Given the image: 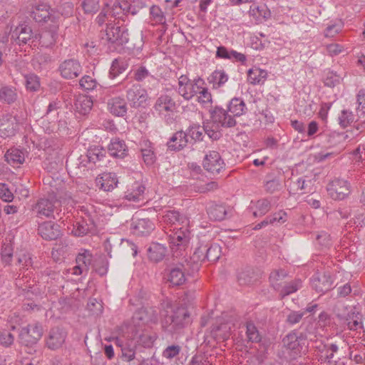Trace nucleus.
<instances>
[{
	"instance_id": "1",
	"label": "nucleus",
	"mask_w": 365,
	"mask_h": 365,
	"mask_svg": "<svg viewBox=\"0 0 365 365\" xmlns=\"http://www.w3.org/2000/svg\"><path fill=\"white\" fill-rule=\"evenodd\" d=\"M187 227H174L170 230L172 233L168 235V242L174 257H185L187 255L190 240V232Z\"/></svg>"
},
{
	"instance_id": "2",
	"label": "nucleus",
	"mask_w": 365,
	"mask_h": 365,
	"mask_svg": "<svg viewBox=\"0 0 365 365\" xmlns=\"http://www.w3.org/2000/svg\"><path fill=\"white\" fill-rule=\"evenodd\" d=\"M102 40L108 44L110 51H118L128 41V31L125 27L115 24H108Z\"/></svg>"
},
{
	"instance_id": "3",
	"label": "nucleus",
	"mask_w": 365,
	"mask_h": 365,
	"mask_svg": "<svg viewBox=\"0 0 365 365\" xmlns=\"http://www.w3.org/2000/svg\"><path fill=\"white\" fill-rule=\"evenodd\" d=\"M64 201H61L55 197L40 198L33 206V211L38 218H56L61 211V205Z\"/></svg>"
},
{
	"instance_id": "4",
	"label": "nucleus",
	"mask_w": 365,
	"mask_h": 365,
	"mask_svg": "<svg viewBox=\"0 0 365 365\" xmlns=\"http://www.w3.org/2000/svg\"><path fill=\"white\" fill-rule=\"evenodd\" d=\"M202 86L204 81L200 78L190 80L187 76L181 75L178 77L177 92L184 100L190 101L197 94Z\"/></svg>"
},
{
	"instance_id": "5",
	"label": "nucleus",
	"mask_w": 365,
	"mask_h": 365,
	"mask_svg": "<svg viewBox=\"0 0 365 365\" xmlns=\"http://www.w3.org/2000/svg\"><path fill=\"white\" fill-rule=\"evenodd\" d=\"M283 343L287 349L290 351V356L296 358L307 351L306 340L301 334L298 336L297 332L293 331L287 334L283 339Z\"/></svg>"
},
{
	"instance_id": "6",
	"label": "nucleus",
	"mask_w": 365,
	"mask_h": 365,
	"mask_svg": "<svg viewBox=\"0 0 365 365\" xmlns=\"http://www.w3.org/2000/svg\"><path fill=\"white\" fill-rule=\"evenodd\" d=\"M189 314L185 307H178L170 316H168L163 322V327L168 331L173 332L183 327Z\"/></svg>"
},
{
	"instance_id": "7",
	"label": "nucleus",
	"mask_w": 365,
	"mask_h": 365,
	"mask_svg": "<svg viewBox=\"0 0 365 365\" xmlns=\"http://www.w3.org/2000/svg\"><path fill=\"white\" fill-rule=\"evenodd\" d=\"M24 118L18 116H12L6 114L0 117V135L6 138L14 136L17 130L19 125L23 123Z\"/></svg>"
},
{
	"instance_id": "8",
	"label": "nucleus",
	"mask_w": 365,
	"mask_h": 365,
	"mask_svg": "<svg viewBox=\"0 0 365 365\" xmlns=\"http://www.w3.org/2000/svg\"><path fill=\"white\" fill-rule=\"evenodd\" d=\"M233 327L234 320L232 317L227 314L222 315L217 320L216 325L212 327L211 333L214 338L225 340L231 334Z\"/></svg>"
},
{
	"instance_id": "9",
	"label": "nucleus",
	"mask_w": 365,
	"mask_h": 365,
	"mask_svg": "<svg viewBox=\"0 0 365 365\" xmlns=\"http://www.w3.org/2000/svg\"><path fill=\"white\" fill-rule=\"evenodd\" d=\"M42 334L43 329L39 324H29L21 329L19 338L24 345L29 346L36 344Z\"/></svg>"
},
{
	"instance_id": "10",
	"label": "nucleus",
	"mask_w": 365,
	"mask_h": 365,
	"mask_svg": "<svg viewBox=\"0 0 365 365\" xmlns=\"http://www.w3.org/2000/svg\"><path fill=\"white\" fill-rule=\"evenodd\" d=\"M327 190L330 197L335 200H342L351 192L349 182L341 179H335L330 182Z\"/></svg>"
},
{
	"instance_id": "11",
	"label": "nucleus",
	"mask_w": 365,
	"mask_h": 365,
	"mask_svg": "<svg viewBox=\"0 0 365 365\" xmlns=\"http://www.w3.org/2000/svg\"><path fill=\"white\" fill-rule=\"evenodd\" d=\"M211 119L216 128H232L236 125V120L225 109L215 107L211 112Z\"/></svg>"
},
{
	"instance_id": "12",
	"label": "nucleus",
	"mask_w": 365,
	"mask_h": 365,
	"mask_svg": "<svg viewBox=\"0 0 365 365\" xmlns=\"http://www.w3.org/2000/svg\"><path fill=\"white\" fill-rule=\"evenodd\" d=\"M31 17L38 23L52 22L55 20L54 11L46 4H38L31 11Z\"/></svg>"
},
{
	"instance_id": "13",
	"label": "nucleus",
	"mask_w": 365,
	"mask_h": 365,
	"mask_svg": "<svg viewBox=\"0 0 365 365\" xmlns=\"http://www.w3.org/2000/svg\"><path fill=\"white\" fill-rule=\"evenodd\" d=\"M337 317L349 330L359 331L363 328L361 316L359 313L344 307V312L337 313Z\"/></svg>"
},
{
	"instance_id": "14",
	"label": "nucleus",
	"mask_w": 365,
	"mask_h": 365,
	"mask_svg": "<svg viewBox=\"0 0 365 365\" xmlns=\"http://www.w3.org/2000/svg\"><path fill=\"white\" fill-rule=\"evenodd\" d=\"M127 100L130 106L139 108L144 106L148 100L147 91L139 85H133L127 91Z\"/></svg>"
},
{
	"instance_id": "15",
	"label": "nucleus",
	"mask_w": 365,
	"mask_h": 365,
	"mask_svg": "<svg viewBox=\"0 0 365 365\" xmlns=\"http://www.w3.org/2000/svg\"><path fill=\"white\" fill-rule=\"evenodd\" d=\"M202 165L206 170L212 174L220 173L225 168V163L220 153L215 150L210 151L205 156Z\"/></svg>"
},
{
	"instance_id": "16",
	"label": "nucleus",
	"mask_w": 365,
	"mask_h": 365,
	"mask_svg": "<svg viewBox=\"0 0 365 365\" xmlns=\"http://www.w3.org/2000/svg\"><path fill=\"white\" fill-rule=\"evenodd\" d=\"M155 229L154 223L147 218L133 217L130 224L132 233L137 236L149 235Z\"/></svg>"
},
{
	"instance_id": "17",
	"label": "nucleus",
	"mask_w": 365,
	"mask_h": 365,
	"mask_svg": "<svg viewBox=\"0 0 365 365\" xmlns=\"http://www.w3.org/2000/svg\"><path fill=\"white\" fill-rule=\"evenodd\" d=\"M93 261L91 253L84 250L79 253L76 259V265L72 268V274L74 275L86 274Z\"/></svg>"
},
{
	"instance_id": "18",
	"label": "nucleus",
	"mask_w": 365,
	"mask_h": 365,
	"mask_svg": "<svg viewBox=\"0 0 365 365\" xmlns=\"http://www.w3.org/2000/svg\"><path fill=\"white\" fill-rule=\"evenodd\" d=\"M59 71L63 78L72 79L78 76L82 71V67L77 60L68 59L61 63Z\"/></svg>"
},
{
	"instance_id": "19",
	"label": "nucleus",
	"mask_w": 365,
	"mask_h": 365,
	"mask_svg": "<svg viewBox=\"0 0 365 365\" xmlns=\"http://www.w3.org/2000/svg\"><path fill=\"white\" fill-rule=\"evenodd\" d=\"M38 233L46 240H54L61 235L59 226L52 221H46L39 224Z\"/></svg>"
},
{
	"instance_id": "20",
	"label": "nucleus",
	"mask_w": 365,
	"mask_h": 365,
	"mask_svg": "<svg viewBox=\"0 0 365 365\" xmlns=\"http://www.w3.org/2000/svg\"><path fill=\"white\" fill-rule=\"evenodd\" d=\"M176 103L173 98L166 93L160 94L156 99L153 109L159 115H164L173 112L175 109Z\"/></svg>"
},
{
	"instance_id": "21",
	"label": "nucleus",
	"mask_w": 365,
	"mask_h": 365,
	"mask_svg": "<svg viewBox=\"0 0 365 365\" xmlns=\"http://www.w3.org/2000/svg\"><path fill=\"white\" fill-rule=\"evenodd\" d=\"M311 284L317 292H325L331 289L333 282L329 273L317 272L312 277Z\"/></svg>"
},
{
	"instance_id": "22",
	"label": "nucleus",
	"mask_w": 365,
	"mask_h": 365,
	"mask_svg": "<svg viewBox=\"0 0 365 365\" xmlns=\"http://www.w3.org/2000/svg\"><path fill=\"white\" fill-rule=\"evenodd\" d=\"M116 175L113 173H104L96 179V185L105 192L113 190L118 185Z\"/></svg>"
},
{
	"instance_id": "23",
	"label": "nucleus",
	"mask_w": 365,
	"mask_h": 365,
	"mask_svg": "<svg viewBox=\"0 0 365 365\" xmlns=\"http://www.w3.org/2000/svg\"><path fill=\"white\" fill-rule=\"evenodd\" d=\"M248 14L257 24H261L268 20L271 16V12L264 4L253 3L248 11Z\"/></svg>"
},
{
	"instance_id": "24",
	"label": "nucleus",
	"mask_w": 365,
	"mask_h": 365,
	"mask_svg": "<svg viewBox=\"0 0 365 365\" xmlns=\"http://www.w3.org/2000/svg\"><path fill=\"white\" fill-rule=\"evenodd\" d=\"M115 343L121 347L122 358L124 361L130 362L135 357V351L138 345L137 339H128L124 344H121L118 338L115 339Z\"/></svg>"
},
{
	"instance_id": "25",
	"label": "nucleus",
	"mask_w": 365,
	"mask_h": 365,
	"mask_svg": "<svg viewBox=\"0 0 365 365\" xmlns=\"http://www.w3.org/2000/svg\"><path fill=\"white\" fill-rule=\"evenodd\" d=\"M145 187L139 182H135L125 192V198L128 201L139 202L145 200Z\"/></svg>"
},
{
	"instance_id": "26",
	"label": "nucleus",
	"mask_w": 365,
	"mask_h": 365,
	"mask_svg": "<svg viewBox=\"0 0 365 365\" xmlns=\"http://www.w3.org/2000/svg\"><path fill=\"white\" fill-rule=\"evenodd\" d=\"M145 6L146 4L143 0H126L116 4L114 9H123L124 14L135 15Z\"/></svg>"
},
{
	"instance_id": "27",
	"label": "nucleus",
	"mask_w": 365,
	"mask_h": 365,
	"mask_svg": "<svg viewBox=\"0 0 365 365\" xmlns=\"http://www.w3.org/2000/svg\"><path fill=\"white\" fill-rule=\"evenodd\" d=\"M164 222L180 227L188 226L189 220L185 215H180L175 210H168L163 215Z\"/></svg>"
},
{
	"instance_id": "28",
	"label": "nucleus",
	"mask_w": 365,
	"mask_h": 365,
	"mask_svg": "<svg viewBox=\"0 0 365 365\" xmlns=\"http://www.w3.org/2000/svg\"><path fill=\"white\" fill-rule=\"evenodd\" d=\"M108 110L113 115L123 117L127 113V106L123 98L114 97L108 101Z\"/></svg>"
},
{
	"instance_id": "29",
	"label": "nucleus",
	"mask_w": 365,
	"mask_h": 365,
	"mask_svg": "<svg viewBox=\"0 0 365 365\" xmlns=\"http://www.w3.org/2000/svg\"><path fill=\"white\" fill-rule=\"evenodd\" d=\"M66 336V332L62 329L53 328L49 332L46 344L51 349H57L64 343Z\"/></svg>"
},
{
	"instance_id": "30",
	"label": "nucleus",
	"mask_w": 365,
	"mask_h": 365,
	"mask_svg": "<svg viewBox=\"0 0 365 365\" xmlns=\"http://www.w3.org/2000/svg\"><path fill=\"white\" fill-rule=\"evenodd\" d=\"M190 143L186 132L178 131L171 137L168 143V146L170 150H180Z\"/></svg>"
},
{
	"instance_id": "31",
	"label": "nucleus",
	"mask_w": 365,
	"mask_h": 365,
	"mask_svg": "<svg viewBox=\"0 0 365 365\" xmlns=\"http://www.w3.org/2000/svg\"><path fill=\"white\" fill-rule=\"evenodd\" d=\"M167 253V247L160 243L153 242L148 249V255L150 260L154 262L162 261Z\"/></svg>"
},
{
	"instance_id": "32",
	"label": "nucleus",
	"mask_w": 365,
	"mask_h": 365,
	"mask_svg": "<svg viewBox=\"0 0 365 365\" xmlns=\"http://www.w3.org/2000/svg\"><path fill=\"white\" fill-rule=\"evenodd\" d=\"M199 252L205 253V255H203L202 259H207L208 261L215 262L220 257V247L217 245H211L208 246L207 245H201L198 248H197L195 251V255H198Z\"/></svg>"
},
{
	"instance_id": "33",
	"label": "nucleus",
	"mask_w": 365,
	"mask_h": 365,
	"mask_svg": "<svg viewBox=\"0 0 365 365\" xmlns=\"http://www.w3.org/2000/svg\"><path fill=\"white\" fill-rule=\"evenodd\" d=\"M75 110L81 115H86L93 107L91 97L86 95H78L74 103Z\"/></svg>"
},
{
	"instance_id": "34",
	"label": "nucleus",
	"mask_w": 365,
	"mask_h": 365,
	"mask_svg": "<svg viewBox=\"0 0 365 365\" xmlns=\"http://www.w3.org/2000/svg\"><path fill=\"white\" fill-rule=\"evenodd\" d=\"M168 279L173 285L179 286L182 284L186 279L184 265L180 264L172 267L170 270Z\"/></svg>"
},
{
	"instance_id": "35",
	"label": "nucleus",
	"mask_w": 365,
	"mask_h": 365,
	"mask_svg": "<svg viewBox=\"0 0 365 365\" xmlns=\"http://www.w3.org/2000/svg\"><path fill=\"white\" fill-rule=\"evenodd\" d=\"M267 78V72L258 67H254L247 71V81L252 85L264 84Z\"/></svg>"
},
{
	"instance_id": "36",
	"label": "nucleus",
	"mask_w": 365,
	"mask_h": 365,
	"mask_svg": "<svg viewBox=\"0 0 365 365\" xmlns=\"http://www.w3.org/2000/svg\"><path fill=\"white\" fill-rule=\"evenodd\" d=\"M140 149L145 163L148 165H153L155 160V155L151 143L143 139L140 143Z\"/></svg>"
},
{
	"instance_id": "37",
	"label": "nucleus",
	"mask_w": 365,
	"mask_h": 365,
	"mask_svg": "<svg viewBox=\"0 0 365 365\" xmlns=\"http://www.w3.org/2000/svg\"><path fill=\"white\" fill-rule=\"evenodd\" d=\"M155 319L153 311L146 308H142L135 312L133 321L135 326H141Z\"/></svg>"
},
{
	"instance_id": "38",
	"label": "nucleus",
	"mask_w": 365,
	"mask_h": 365,
	"mask_svg": "<svg viewBox=\"0 0 365 365\" xmlns=\"http://www.w3.org/2000/svg\"><path fill=\"white\" fill-rule=\"evenodd\" d=\"M127 151V147L123 140L118 138L113 139L108 145V152L110 155L123 158Z\"/></svg>"
},
{
	"instance_id": "39",
	"label": "nucleus",
	"mask_w": 365,
	"mask_h": 365,
	"mask_svg": "<svg viewBox=\"0 0 365 365\" xmlns=\"http://www.w3.org/2000/svg\"><path fill=\"white\" fill-rule=\"evenodd\" d=\"M5 159L8 163L16 165L24 162L25 155L21 150L14 148L7 150Z\"/></svg>"
},
{
	"instance_id": "40",
	"label": "nucleus",
	"mask_w": 365,
	"mask_h": 365,
	"mask_svg": "<svg viewBox=\"0 0 365 365\" xmlns=\"http://www.w3.org/2000/svg\"><path fill=\"white\" fill-rule=\"evenodd\" d=\"M128 68V63L124 58H115L111 63L109 77L112 79L123 73Z\"/></svg>"
},
{
	"instance_id": "41",
	"label": "nucleus",
	"mask_w": 365,
	"mask_h": 365,
	"mask_svg": "<svg viewBox=\"0 0 365 365\" xmlns=\"http://www.w3.org/2000/svg\"><path fill=\"white\" fill-rule=\"evenodd\" d=\"M247 110L246 105L243 100L240 98H233L228 106V110L234 116H240L245 113Z\"/></svg>"
},
{
	"instance_id": "42",
	"label": "nucleus",
	"mask_w": 365,
	"mask_h": 365,
	"mask_svg": "<svg viewBox=\"0 0 365 365\" xmlns=\"http://www.w3.org/2000/svg\"><path fill=\"white\" fill-rule=\"evenodd\" d=\"M56 34L54 31H46L41 34H34L36 41H39L42 46L48 47L56 42Z\"/></svg>"
},
{
	"instance_id": "43",
	"label": "nucleus",
	"mask_w": 365,
	"mask_h": 365,
	"mask_svg": "<svg viewBox=\"0 0 365 365\" xmlns=\"http://www.w3.org/2000/svg\"><path fill=\"white\" fill-rule=\"evenodd\" d=\"M228 80V76L222 70H216L208 78V81L212 84L213 88H218L223 86Z\"/></svg>"
},
{
	"instance_id": "44",
	"label": "nucleus",
	"mask_w": 365,
	"mask_h": 365,
	"mask_svg": "<svg viewBox=\"0 0 365 365\" xmlns=\"http://www.w3.org/2000/svg\"><path fill=\"white\" fill-rule=\"evenodd\" d=\"M207 214L210 219L220 221L225 219L227 211L222 205H210L207 207Z\"/></svg>"
},
{
	"instance_id": "45",
	"label": "nucleus",
	"mask_w": 365,
	"mask_h": 365,
	"mask_svg": "<svg viewBox=\"0 0 365 365\" xmlns=\"http://www.w3.org/2000/svg\"><path fill=\"white\" fill-rule=\"evenodd\" d=\"M203 127H201L197 123H192L188 127L186 133L187 134L191 143L192 141L196 142L202 140L203 137Z\"/></svg>"
},
{
	"instance_id": "46",
	"label": "nucleus",
	"mask_w": 365,
	"mask_h": 365,
	"mask_svg": "<svg viewBox=\"0 0 365 365\" xmlns=\"http://www.w3.org/2000/svg\"><path fill=\"white\" fill-rule=\"evenodd\" d=\"M16 265L20 270H28L32 267L33 262L31 255L27 252H21L16 254Z\"/></svg>"
},
{
	"instance_id": "47",
	"label": "nucleus",
	"mask_w": 365,
	"mask_h": 365,
	"mask_svg": "<svg viewBox=\"0 0 365 365\" xmlns=\"http://www.w3.org/2000/svg\"><path fill=\"white\" fill-rule=\"evenodd\" d=\"M197 93L199 95L197 96V101L202 106L205 108L211 106L212 97L211 93L207 88L202 86L199 91H197Z\"/></svg>"
},
{
	"instance_id": "48",
	"label": "nucleus",
	"mask_w": 365,
	"mask_h": 365,
	"mask_svg": "<svg viewBox=\"0 0 365 365\" xmlns=\"http://www.w3.org/2000/svg\"><path fill=\"white\" fill-rule=\"evenodd\" d=\"M150 18L155 24H163L166 20L164 12L156 5L150 8Z\"/></svg>"
},
{
	"instance_id": "49",
	"label": "nucleus",
	"mask_w": 365,
	"mask_h": 365,
	"mask_svg": "<svg viewBox=\"0 0 365 365\" xmlns=\"http://www.w3.org/2000/svg\"><path fill=\"white\" fill-rule=\"evenodd\" d=\"M17 97L16 91L10 87H3L0 89V100L6 103H13Z\"/></svg>"
},
{
	"instance_id": "50",
	"label": "nucleus",
	"mask_w": 365,
	"mask_h": 365,
	"mask_svg": "<svg viewBox=\"0 0 365 365\" xmlns=\"http://www.w3.org/2000/svg\"><path fill=\"white\" fill-rule=\"evenodd\" d=\"M255 211L253 214L255 217L262 216L267 213L271 208V203L267 199H261L255 203Z\"/></svg>"
},
{
	"instance_id": "51",
	"label": "nucleus",
	"mask_w": 365,
	"mask_h": 365,
	"mask_svg": "<svg viewBox=\"0 0 365 365\" xmlns=\"http://www.w3.org/2000/svg\"><path fill=\"white\" fill-rule=\"evenodd\" d=\"M16 285L21 289V294L24 295L25 297L28 299H31V295L36 294L38 289L34 284H29L28 282L25 284L20 279H16Z\"/></svg>"
},
{
	"instance_id": "52",
	"label": "nucleus",
	"mask_w": 365,
	"mask_h": 365,
	"mask_svg": "<svg viewBox=\"0 0 365 365\" xmlns=\"http://www.w3.org/2000/svg\"><path fill=\"white\" fill-rule=\"evenodd\" d=\"M302 286V282L299 279L291 282L284 286L282 289L278 290L282 298L297 292Z\"/></svg>"
},
{
	"instance_id": "53",
	"label": "nucleus",
	"mask_w": 365,
	"mask_h": 365,
	"mask_svg": "<svg viewBox=\"0 0 365 365\" xmlns=\"http://www.w3.org/2000/svg\"><path fill=\"white\" fill-rule=\"evenodd\" d=\"M17 39L19 43L24 44H26L31 39L32 42L36 41L31 29L27 26L21 28Z\"/></svg>"
},
{
	"instance_id": "54",
	"label": "nucleus",
	"mask_w": 365,
	"mask_h": 365,
	"mask_svg": "<svg viewBox=\"0 0 365 365\" xmlns=\"http://www.w3.org/2000/svg\"><path fill=\"white\" fill-rule=\"evenodd\" d=\"M79 85L85 91H93L97 87L98 82L93 76L85 75L80 79Z\"/></svg>"
},
{
	"instance_id": "55",
	"label": "nucleus",
	"mask_w": 365,
	"mask_h": 365,
	"mask_svg": "<svg viewBox=\"0 0 365 365\" xmlns=\"http://www.w3.org/2000/svg\"><path fill=\"white\" fill-rule=\"evenodd\" d=\"M343 23L341 21H336L328 25L324 31V36L327 38H333L337 35L343 28Z\"/></svg>"
},
{
	"instance_id": "56",
	"label": "nucleus",
	"mask_w": 365,
	"mask_h": 365,
	"mask_svg": "<svg viewBox=\"0 0 365 365\" xmlns=\"http://www.w3.org/2000/svg\"><path fill=\"white\" fill-rule=\"evenodd\" d=\"M1 258L5 265L10 264L13 258V247L11 244H4L1 251Z\"/></svg>"
},
{
	"instance_id": "57",
	"label": "nucleus",
	"mask_w": 365,
	"mask_h": 365,
	"mask_svg": "<svg viewBox=\"0 0 365 365\" xmlns=\"http://www.w3.org/2000/svg\"><path fill=\"white\" fill-rule=\"evenodd\" d=\"M286 276V272L282 269L275 270L270 274L269 280L274 289L279 290L280 284L278 282L282 280Z\"/></svg>"
},
{
	"instance_id": "58",
	"label": "nucleus",
	"mask_w": 365,
	"mask_h": 365,
	"mask_svg": "<svg viewBox=\"0 0 365 365\" xmlns=\"http://www.w3.org/2000/svg\"><path fill=\"white\" fill-rule=\"evenodd\" d=\"M104 157L103 151H101L98 149H94L88 150V154L86 156H81V163L88 159L89 163H96L97 161L101 160Z\"/></svg>"
},
{
	"instance_id": "59",
	"label": "nucleus",
	"mask_w": 365,
	"mask_h": 365,
	"mask_svg": "<svg viewBox=\"0 0 365 365\" xmlns=\"http://www.w3.org/2000/svg\"><path fill=\"white\" fill-rule=\"evenodd\" d=\"M353 113L348 110H343L339 116V123L342 128H346L354 121Z\"/></svg>"
},
{
	"instance_id": "60",
	"label": "nucleus",
	"mask_w": 365,
	"mask_h": 365,
	"mask_svg": "<svg viewBox=\"0 0 365 365\" xmlns=\"http://www.w3.org/2000/svg\"><path fill=\"white\" fill-rule=\"evenodd\" d=\"M26 89L30 91H36L40 88V82L37 76L30 74L25 76Z\"/></svg>"
},
{
	"instance_id": "61",
	"label": "nucleus",
	"mask_w": 365,
	"mask_h": 365,
	"mask_svg": "<svg viewBox=\"0 0 365 365\" xmlns=\"http://www.w3.org/2000/svg\"><path fill=\"white\" fill-rule=\"evenodd\" d=\"M246 334L250 341L257 342L260 340L259 331L252 322H247L246 324Z\"/></svg>"
},
{
	"instance_id": "62",
	"label": "nucleus",
	"mask_w": 365,
	"mask_h": 365,
	"mask_svg": "<svg viewBox=\"0 0 365 365\" xmlns=\"http://www.w3.org/2000/svg\"><path fill=\"white\" fill-rule=\"evenodd\" d=\"M87 308L91 314L96 316L102 314L103 309L102 302L98 301L95 298H91L89 299L87 304Z\"/></svg>"
},
{
	"instance_id": "63",
	"label": "nucleus",
	"mask_w": 365,
	"mask_h": 365,
	"mask_svg": "<svg viewBox=\"0 0 365 365\" xmlns=\"http://www.w3.org/2000/svg\"><path fill=\"white\" fill-rule=\"evenodd\" d=\"M269 225H282L287 222V215L283 211L280 210L277 212L274 213L272 215L267 217Z\"/></svg>"
},
{
	"instance_id": "64",
	"label": "nucleus",
	"mask_w": 365,
	"mask_h": 365,
	"mask_svg": "<svg viewBox=\"0 0 365 365\" xmlns=\"http://www.w3.org/2000/svg\"><path fill=\"white\" fill-rule=\"evenodd\" d=\"M358 107L356 112L359 118L365 117V91H360L357 95Z\"/></svg>"
}]
</instances>
